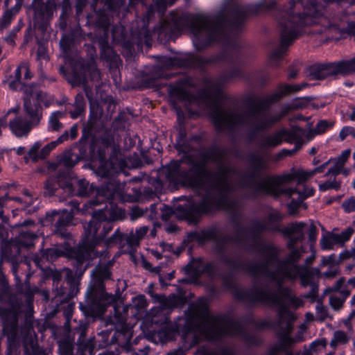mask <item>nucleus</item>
<instances>
[{
  "instance_id": "f257e3e1",
  "label": "nucleus",
  "mask_w": 355,
  "mask_h": 355,
  "mask_svg": "<svg viewBox=\"0 0 355 355\" xmlns=\"http://www.w3.org/2000/svg\"><path fill=\"white\" fill-rule=\"evenodd\" d=\"M204 134L200 133L187 137L184 128H180L176 139L175 148L184 156L180 161H172L160 168L157 177L150 178L149 182L155 192H161L164 182L175 187L201 189L204 178L207 182L205 194L198 202L185 203L174 210L171 207L162 205L161 218L168 220L173 215L180 220H186L190 224H198L203 215L212 214L220 210L234 211L238 201L232 199L233 186L229 180V175L235 173V168L223 164L227 154L226 148L214 144L204 150L198 161L188 155L204 146Z\"/></svg>"
},
{
  "instance_id": "f03ea898",
  "label": "nucleus",
  "mask_w": 355,
  "mask_h": 355,
  "mask_svg": "<svg viewBox=\"0 0 355 355\" xmlns=\"http://www.w3.org/2000/svg\"><path fill=\"white\" fill-rule=\"evenodd\" d=\"M248 12L241 6H234L228 10L219 12L214 17L193 15L182 10L171 11L160 20L155 31L160 40H171L182 31L190 28L193 43L201 51L214 42L221 43L224 49L216 55L205 58L187 54L180 58L157 56L163 66L171 67L201 68L207 64L219 62H236L240 58V47L231 37L242 29Z\"/></svg>"
},
{
  "instance_id": "7ed1b4c3",
  "label": "nucleus",
  "mask_w": 355,
  "mask_h": 355,
  "mask_svg": "<svg viewBox=\"0 0 355 355\" xmlns=\"http://www.w3.org/2000/svg\"><path fill=\"white\" fill-rule=\"evenodd\" d=\"M220 230L216 225H212L200 231L190 232L188 238L191 241H196L199 243L206 241H214V250L218 256L220 261L233 272H246L250 276L258 279L263 276L277 285L276 292H272L268 287H253L252 288H240L234 292L236 300L245 302L250 305L263 303L266 305H275L278 307V316L280 321L286 318L288 324L293 320V313L289 308L298 309L303 306V301L292 293V290L284 286L285 279L282 271L279 270L278 256L279 250L272 244L261 246V252L267 254L266 260L260 263H248L239 257H231L226 254L229 245L232 243H241L239 235L231 236L224 235L219 237Z\"/></svg>"
},
{
  "instance_id": "20e7f679",
  "label": "nucleus",
  "mask_w": 355,
  "mask_h": 355,
  "mask_svg": "<svg viewBox=\"0 0 355 355\" xmlns=\"http://www.w3.org/2000/svg\"><path fill=\"white\" fill-rule=\"evenodd\" d=\"M199 95L201 98L209 101V115L217 132L225 130L233 131L237 126L246 124L250 129L248 138L250 141L255 139L259 132L272 127L291 112L306 107L308 101L311 100V97L295 98L289 104L285 105L279 113L275 114H270L269 110L254 111L250 106H247V113L244 116L225 110L220 105L223 90L218 81L207 80Z\"/></svg>"
},
{
  "instance_id": "39448f33",
  "label": "nucleus",
  "mask_w": 355,
  "mask_h": 355,
  "mask_svg": "<svg viewBox=\"0 0 355 355\" xmlns=\"http://www.w3.org/2000/svg\"><path fill=\"white\" fill-rule=\"evenodd\" d=\"M110 211L107 205L95 210L92 219L83 225L84 237L81 242L69 252V257L72 259V264L75 268V275L82 277L89 266V261L97 257L105 259L108 252L107 248L116 244H126L131 248L139 245V239L132 231L129 234H123L119 230L108 239L105 236L113 228L112 223L109 220Z\"/></svg>"
},
{
  "instance_id": "423d86ee",
  "label": "nucleus",
  "mask_w": 355,
  "mask_h": 355,
  "mask_svg": "<svg viewBox=\"0 0 355 355\" xmlns=\"http://www.w3.org/2000/svg\"><path fill=\"white\" fill-rule=\"evenodd\" d=\"M302 3L299 1H291L287 8L279 11L277 17L280 33L279 47L274 50L269 58L271 66H277L282 60L288 47L302 33L305 26L318 23V20L323 15L322 10L318 9L315 3H311L309 8H304L303 11L299 10Z\"/></svg>"
},
{
  "instance_id": "0eeeda50",
  "label": "nucleus",
  "mask_w": 355,
  "mask_h": 355,
  "mask_svg": "<svg viewBox=\"0 0 355 355\" xmlns=\"http://www.w3.org/2000/svg\"><path fill=\"white\" fill-rule=\"evenodd\" d=\"M26 70V64L19 65L15 71L14 79L9 83L12 90H22L24 93V106L26 114L29 116L28 121L22 116H17L9 123L12 132L19 137L26 135L33 126L39 124L42 118V107L43 103L46 107L49 106L46 99V94L39 90L36 85H28L21 80L23 71Z\"/></svg>"
},
{
  "instance_id": "6e6552de",
  "label": "nucleus",
  "mask_w": 355,
  "mask_h": 355,
  "mask_svg": "<svg viewBox=\"0 0 355 355\" xmlns=\"http://www.w3.org/2000/svg\"><path fill=\"white\" fill-rule=\"evenodd\" d=\"M191 317L203 323L202 331L208 340L217 341L226 336H243L248 344L259 343L255 336L243 333V326L239 320L227 315H210L208 305L202 300L192 306Z\"/></svg>"
},
{
  "instance_id": "1a4fd4ad",
  "label": "nucleus",
  "mask_w": 355,
  "mask_h": 355,
  "mask_svg": "<svg viewBox=\"0 0 355 355\" xmlns=\"http://www.w3.org/2000/svg\"><path fill=\"white\" fill-rule=\"evenodd\" d=\"M125 166V162L123 159L114 158L111 156L110 160L105 162L97 170V174L105 178L101 186L96 189L85 179H80L72 182L74 192L69 196L76 195L78 196H89L96 193V199L90 200V205L95 206L103 204L105 201H110L116 195L121 194L123 186L119 180L114 177L115 173H119Z\"/></svg>"
},
{
  "instance_id": "9d476101",
  "label": "nucleus",
  "mask_w": 355,
  "mask_h": 355,
  "mask_svg": "<svg viewBox=\"0 0 355 355\" xmlns=\"http://www.w3.org/2000/svg\"><path fill=\"white\" fill-rule=\"evenodd\" d=\"M112 262L99 263L92 270L95 279L94 285L86 293V301L79 304L80 309L87 317H96L103 315L106 308L115 302V297L105 291L104 281L110 279L112 272L110 268Z\"/></svg>"
},
{
  "instance_id": "9b49d317",
  "label": "nucleus",
  "mask_w": 355,
  "mask_h": 355,
  "mask_svg": "<svg viewBox=\"0 0 355 355\" xmlns=\"http://www.w3.org/2000/svg\"><path fill=\"white\" fill-rule=\"evenodd\" d=\"M249 162L251 170L242 175L239 180V185L241 189L266 188L267 187H279L284 184L296 180L297 186L307 181L306 171L298 169L293 170L291 173L280 175L268 176L263 182H257V180L264 171L268 169V162L258 155L252 154Z\"/></svg>"
},
{
  "instance_id": "f8f14e48",
  "label": "nucleus",
  "mask_w": 355,
  "mask_h": 355,
  "mask_svg": "<svg viewBox=\"0 0 355 355\" xmlns=\"http://www.w3.org/2000/svg\"><path fill=\"white\" fill-rule=\"evenodd\" d=\"M304 226L305 223L302 222L291 223L282 230V234L288 239L286 248L289 250L284 258H278L279 270L282 271L284 278L294 277L301 266L297 262L306 252L305 248L303 245L296 248L295 245L304 239Z\"/></svg>"
},
{
  "instance_id": "ddd939ff",
  "label": "nucleus",
  "mask_w": 355,
  "mask_h": 355,
  "mask_svg": "<svg viewBox=\"0 0 355 355\" xmlns=\"http://www.w3.org/2000/svg\"><path fill=\"white\" fill-rule=\"evenodd\" d=\"M309 76L312 80H324L329 77L336 78L355 73V58L330 63H316L309 67Z\"/></svg>"
},
{
  "instance_id": "4468645a",
  "label": "nucleus",
  "mask_w": 355,
  "mask_h": 355,
  "mask_svg": "<svg viewBox=\"0 0 355 355\" xmlns=\"http://www.w3.org/2000/svg\"><path fill=\"white\" fill-rule=\"evenodd\" d=\"M306 83L295 85H279L275 92L263 96L256 95L246 100V106H250L254 110H269L270 105L279 101L285 96L297 92L308 87Z\"/></svg>"
},
{
  "instance_id": "2eb2a0df",
  "label": "nucleus",
  "mask_w": 355,
  "mask_h": 355,
  "mask_svg": "<svg viewBox=\"0 0 355 355\" xmlns=\"http://www.w3.org/2000/svg\"><path fill=\"white\" fill-rule=\"evenodd\" d=\"M19 254V248L15 245H6L2 250L3 257L13 263L12 270L15 279L17 293L23 295L25 302L30 305L33 301L35 293L38 291V289L30 286L28 275H26L24 282H21V279L17 275L18 265L15 263Z\"/></svg>"
},
{
  "instance_id": "dca6fc26",
  "label": "nucleus",
  "mask_w": 355,
  "mask_h": 355,
  "mask_svg": "<svg viewBox=\"0 0 355 355\" xmlns=\"http://www.w3.org/2000/svg\"><path fill=\"white\" fill-rule=\"evenodd\" d=\"M304 133V130L298 126H293L291 129L282 128L263 138L259 146L262 149L275 148L280 145L283 141L290 144L294 143L295 146H302Z\"/></svg>"
},
{
  "instance_id": "f3484780",
  "label": "nucleus",
  "mask_w": 355,
  "mask_h": 355,
  "mask_svg": "<svg viewBox=\"0 0 355 355\" xmlns=\"http://www.w3.org/2000/svg\"><path fill=\"white\" fill-rule=\"evenodd\" d=\"M55 8L56 3H54L53 1H46L44 3L42 0H33L29 10L33 12L35 26L40 29H44L47 21L53 17Z\"/></svg>"
},
{
  "instance_id": "a211bd4d",
  "label": "nucleus",
  "mask_w": 355,
  "mask_h": 355,
  "mask_svg": "<svg viewBox=\"0 0 355 355\" xmlns=\"http://www.w3.org/2000/svg\"><path fill=\"white\" fill-rule=\"evenodd\" d=\"M71 207L70 211L64 209L62 214H58V219L54 225V233L62 239H70L71 235L67 227L72 223L73 215L80 211L79 202L76 200H71L68 202Z\"/></svg>"
},
{
  "instance_id": "6ab92c4d",
  "label": "nucleus",
  "mask_w": 355,
  "mask_h": 355,
  "mask_svg": "<svg viewBox=\"0 0 355 355\" xmlns=\"http://www.w3.org/2000/svg\"><path fill=\"white\" fill-rule=\"evenodd\" d=\"M197 328V324H195L191 318H187L184 320V324H166L157 332V336L162 342L171 340L174 338L177 333H182V336L187 337L192 334Z\"/></svg>"
},
{
  "instance_id": "aec40b11",
  "label": "nucleus",
  "mask_w": 355,
  "mask_h": 355,
  "mask_svg": "<svg viewBox=\"0 0 355 355\" xmlns=\"http://www.w3.org/2000/svg\"><path fill=\"white\" fill-rule=\"evenodd\" d=\"M100 73L98 69L94 64L87 63L81 65V70L80 73L74 72L73 74V84H82L84 86V92L86 97L89 102H92L93 98V92L91 87L87 86V80L89 78L92 81L98 79Z\"/></svg>"
},
{
  "instance_id": "412c9836",
  "label": "nucleus",
  "mask_w": 355,
  "mask_h": 355,
  "mask_svg": "<svg viewBox=\"0 0 355 355\" xmlns=\"http://www.w3.org/2000/svg\"><path fill=\"white\" fill-rule=\"evenodd\" d=\"M295 320L296 317L293 314V320L291 322L290 325H288L289 321L288 318H285L280 322L279 318L278 317L275 329L277 334L280 338L281 341L279 344L270 349L268 355H277L279 352H284L286 349V343H292L293 341L290 334L293 330V324Z\"/></svg>"
},
{
  "instance_id": "4be33fe9",
  "label": "nucleus",
  "mask_w": 355,
  "mask_h": 355,
  "mask_svg": "<svg viewBox=\"0 0 355 355\" xmlns=\"http://www.w3.org/2000/svg\"><path fill=\"white\" fill-rule=\"evenodd\" d=\"M59 190L63 191L66 196L74 192L73 185L65 175L58 174L57 176H51L44 184V193L49 196L60 194Z\"/></svg>"
},
{
  "instance_id": "5701e85b",
  "label": "nucleus",
  "mask_w": 355,
  "mask_h": 355,
  "mask_svg": "<svg viewBox=\"0 0 355 355\" xmlns=\"http://www.w3.org/2000/svg\"><path fill=\"white\" fill-rule=\"evenodd\" d=\"M261 193L265 195L270 196L275 198H277L281 195H286L288 197H291L294 194L299 195V189L297 187H287L282 188V186L279 187H267L266 188H254L252 191L248 193L246 198H256Z\"/></svg>"
},
{
  "instance_id": "b1692460",
  "label": "nucleus",
  "mask_w": 355,
  "mask_h": 355,
  "mask_svg": "<svg viewBox=\"0 0 355 355\" xmlns=\"http://www.w3.org/2000/svg\"><path fill=\"white\" fill-rule=\"evenodd\" d=\"M65 285H60L57 288L55 297H60V302H67L73 298L79 291L78 282L72 277L71 271L67 273V279Z\"/></svg>"
},
{
  "instance_id": "393cba45",
  "label": "nucleus",
  "mask_w": 355,
  "mask_h": 355,
  "mask_svg": "<svg viewBox=\"0 0 355 355\" xmlns=\"http://www.w3.org/2000/svg\"><path fill=\"white\" fill-rule=\"evenodd\" d=\"M320 275V270L318 268H309L301 265L297 270L296 274L293 277H285L286 281H294L300 278L302 286L307 287L309 285L316 283V279Z\"/></svg>"
},
{
  "instance_id": "a878e982",
  "label": "nucleus",
  "mask_w": 355,
  "mask_h": 355,
  "mask_svg": "<svg viewBox=\"0 0 355 355\" xmlns=\"http://www.w3.org/2000/svg\"><path fill=\"white\" fill-rule=\"evenodd\" d=\"M186 271L188 273L192 272L196 276L205 274L209 277H214L216 273V267L213 262L204 263L199 259L189 263L186 266Z\"/></svg>"
},
{
  "instance_id": "bb28decb",
  "label": "nucleus",
  "mask_w": 355,
  "mask_h": 355,
  "mask_svg": "<svg viewBox=\"0 0 355 355\" xmlns=\"http://www.w3.org/2000/svg\"><path fill=\"white\" fill-rule=\"evenodd\" d=\"M176 0H153L147 8L144 15V20L148 23L156 15L162 17L168 6H172Z\"/></svg>"
},
{
  "instance_id": "cd10ccee",
  "label": "nucleus",
  "mask_w": 355,
  "mask_h": 355,
  "mask_svg": "<svg viewBox=\"0 0 355 355\" xmlns=\"http://www.w3.org/2000/svg\"><path fill=\"white\" fill-rule=\"evenodd\" d=\"M79 337L77 339L78 349L80 352L81 355H94L96 347L95 338H92L89 340L86 338V327L80 329L78 331Z\"/></svg>"
},
{
  "instance_id": "c85d7f7f",
  "label": "nucleus",
  "mask_w": 355,
  "mask_h": 355,
  "mask_svg": "<svg viewBox=\"0 0 355 355\" xmlns=\"http://www.w3.org/2000/svg\"><path fill=\"white\" fill-rule=\"evenodd\" d=\"M132 337V329L125 324H123L119 330L115 331L110 343L118 344L120 346L128 345L130 344Z\"/></svg>"
},
{
  "instance_id": "c756f323",
  "label": "nucleus",
  "mask_w": 355,
  "mask_h": 355,
  "mask_svg": "<svg viewBox=\"0 0 355 355\" xmlns=\"http://www.w3.org/2000/svg\"><path fill=\"white\" fill-rule=\"evenodd\" d=\"M283 214L279 211L274 210L268 214L264 222L266 223L268 232H278L282 233L284 228L280 229L279 227V223L283 219Z\"/></svg>"
},
{
  "instance_id": "7c9ffc66",
  "label": "nucleus",
  "mask_w": 355,
  "mask_h": 355,
  "mask_svg": "<svg viewBox=\"0 0 355 355\" xmlns=\"http://www.w3.org/2000/svg\"><path fill=\"white\" fill-rule=\"evenodd\" d=\"M18 317L15 313H9L3 317V330L5 334L15 336L17 332Z\"/></svg>"
},
{
  "instance_id": "2f4dec72",
  "label": "nucleus",
  "mask_w": 355,
  "mask_h": 355,
  "mask_svg": "<svg viewBox=\"0 0 355 355\" xmlns=\"http://www.w3.org/2000/svg\"><path fill=\"white\" fill-rule=\"evenodd\" d=\"M65 113L62 111L53 112L49 119L48 130L53 132H59L63 128V124L60 121L64 117Z\"/></svg>"
},
{
  "instance_id": "473e14b6",
  "label": "nucleus",
  "mask_w": 355,
  "mask_h": 355,
  "mask_svg": "<svg viewBox=\"0 0 355 355\" xmlns=\"http://www.w3.org/2000/svg\"><path fill=\"white\" fill-rule=\"evenodd\" d=\"M69 137V135L68 131H65L55 141H53L46 145L40 152V159L45 158L52 150H53L58 145L63 143L64 141L68 140Z\"/></svg>"
},
{
  "instance_id": "72a5a7b5",
  "label": "nucleus",
  "mask_w": 355,
  "mask_h": 355,
  "mask_svg": "<svg viewBox=\"0 0 355 355\" xmlns=\"http://www.w3.org/2000/svg\"><path fill=\"white\" fill-rule=\"evenodd\" d=\"M335 123L334 121H328L325 119L320 120L315 125L314 128L309 130V136L313 138L315 135L324 133L328 130L332 128Z\"/></svg>"
},
{
  "instance_id": "f704fd0d",
  "label": "nucleus",
  "mask_w": 355,
  "mask_h": 355,
  "mask_svg": "<svg viewBox=\"0 0 355 355\" xmlns=\"http://www.w3.org/2000/svg\"><path fill=\"white\" fill-rule=\"evenodd\" d=\"M265 231L268 232V228L263 220L253 221L252 227L249 229L250 234L257 244V241L259 239L260 234Z\"/></svg>"
},
{
  "instance_id": "c9c22d12",
  "label": "nucleus",
  "mask_w": 355,
  "mask_h": 355,
  "mask_svg": "<svg viewBox=\"0 0 355 355\" xmlns=\"http://www.w3.org/2000/svg\"><path fill=\"white\" fill-rule=\"evenodd\" d=\"M96 25L103 30L105 40H108L110 24V19L105 12H98L96 14Z\"/></svg>"
},
{
  "instance_id": "e433bc0d",
  "label": "nucleus",
  "mask_w": 355,
  "mask_h": 355,
  "mask_svg": "<svg viewBox=\"0 0 355 355\" xmlns=\"http://www.w3.org/2000/svg\"><path fill=\"white\" fill-rule=\"evenodd\" d=\"M60 355H73V342L69 338H64L58 342Z\"/></svg>"
},
{
  "instance_id": "4c0bfd02",
  "label": "nucleus",
  "mask_w": 355,
  "mask_h": 355,
  "mask_svg": "<svg viewBox=\"0 0 355 355\" xmlns=\"http://www.w3.org/2000/svg\"><path fill=\"white\" fill-rule=\"evenodd\" d=\"M111 36L113 42L120 43L124 40L125 35L124 28L121 25L112 26L110 31Z\"/></svg>"
},
{
  "instance_id": "58836bf2",
  "label": "nucleus",
  "mask_w": 355,
  "mask_h": 355,
  "mask_svg": "<svg viewBox=\"0 0 355 355\" xmlns=\"http://www.w3.org/2000/svg\"><path fill=\"white\" fill-rule=\"evenodd\" d=\"M349 341V338L343 331H336L334 334V337L330 342V346L336 348L338 344H346Z\"/></svg>"
},
{
  "instance_id": "ea45409f",
  "label": "nucleus",
  "mask_w": 355,
  "mask_h": 355,
  "mask_svg": "<svg viewBox=\"0 0 355 355\" xmlns=\"http://www.w3.org/2000/svg\"><path fill=\"white\" fill-rule=\"evenodd\" d=\"M335 245H337V242L334 237V233L323 236L320 240V246L322 250H331L334 248Z\"/></svg>"
},
{
  "instance_id": "a19ab883",
  "label": "nucleus",
  "mask_w": 355,
  "mask_h": 355,
  "mask_svg": "<svg viewBox=\"0 0 355 355\" xmlns=\"http://www.w3.org/2000/svg\"><path fill=\"white\" fill-rule=\"evenodd\" d=\"M75 44L72 37L68 34L64 35L60 41V46L64 55H67L70 52L72 46Z\"/></svg>"
},
{
  "instance_id": "79ce46f5",
  "label": "nucleus",
  "mask_w": 355,
  "mask_h": 355,
  "mask_svg": "<svg viewBox=\"0 0 355 355\" xmlns=\"http://www.w3.org/2000/svg\"><path fill=\"white\" fill-rule=\"evenodd\" d=\"M354 229L352 227H348L344 231L341 232L339 234L334 233V237L336 240L337 244L343 245L346 241H349L354 233Z\"/></svg>"
},
{
  "instance_id": "37998d69",
  "label": "nucleus",
  "mask_w": 355,
  "mask_h": 355,
  "mask_svg": "<svg viewBox=\"0 0 355 355\" xmlns=\"http://www.w3.org/2000/svg\"><path fill=\"white\" fill-rule=\"evenodd\" d=\"M24 24L21 19H19L17 24L12 29V31L9 33V34L5 38V40L12 46L15 44V38L17 34L24 26Z\"/></svg>"
},
{
  "instance_id": "c03bdc74",
  "label": "nucleus",
  "mask_w": 355,
  "mask_h": 355,
  "mask_svg": "<svg viewBox=\"0 0 355 355\" xmlns=\"http://www.w3.org/2000/svg\"><path fill=\"white\" fill-rule=\"evenodd\" d=\"M63 252L62 250L56 248H47L42 253V258L49 261H53L57 258L61 257Z\"/></svg>"
},
{
  "instance_id": "a18cd8bd",
  "label": "nucleus",
  "mask_w": 355,
  "mask_h": 355,
  "mask_svg": "<svg viewBox=\"0 0 355 355\" xmlns=\"http://www.w3.org/2000/svg\"><path fill=\"white\" fill-rule=\"evenodd\" d=\"M341 182L337 180L335 178L333 180H327L324 183L319 184V190L320 191H326L329 189L338 191L340 189Z\"/></svg>"
},
{
  "instance_id": "49530a36",
  "label": "nucleus",
  "mask_w": 355,
  "mask_h": 355,
  "mask_svg": "<svg viewBox=\"0 0 355 355\" xmlns=\"http://www.w3.org/2000/svg\"><path fill=\"white\" fill-rule=\"evenodd\" d=\"M62 12L60 16V26L64 28L67 25V19L71 12V4L61 3Z\"/></svg>"
},
{
  "instance_id": "de8ad7c7",
  "label": "nucleus",
  "mask_w": 355,
  "mask_h": 355,
  "mask_svg": "<svg viewBox=\"0 0 355 355\" xmlns=\"http://www.w3.org/2000/svg\"><path fill=\"white\" fill-rule=\"evenodd\" d=\"M42 144L40 142H35L34 145L31 148L28 153V155L25 156L24 159L26 162L28 159H30L33 162H37L38 159H40V154H38V150H40Z\"/></svg>"
},
{
  "instance_id": "09e8293b",
  "label": "nucleus",
  "mask_w": 355,
  "mask_h": 355,
  "mask_svg": "<svg viewBox=\"0 0 355 355\" xmlns=\"http://www.w3.org/2000/svg\"><path fill=\"white\" fill-rule=\"evenodd\" d=\"M316 318L320 322L324 321L328 317V310L322 302H318L315 306Z\"/></svg>"
},
{
  "instance_id": "8fccbe9b",
  "label": "nucleus",
  "mask_w": 355,
  "mask_h": 355,
  "mask_svg": "<svg viewBox=\"0 0 355 355\" xmlns=\"http://www.w3.org/2000/svg\"><path fill=\"white\" fill-rule=\"evenodd\" d=\"M72 37L75 43H78L85 38V34L80 27H76L73 28L68 34Z\"/></svg>"
},
{
  "instance_id": "3c124183",
  "label": "nucleus",
  "mask_w": 355,
  "mask_h": 355,
  "mask_svg": "<svg viewBox=\"0 0 355 355\" xmlns=\"http://www.w3.org/2000/svg\"><path fill=\"white\" fill-rule=\"evenodd\" d=\"M15 16V13H12V10H6L1 20H0V27L1 29L8 27L12 22Z\"/></svg>"
},
{
  "instance_id": "603ef678",
  "label": "nucleus",
  "mask_w": 355,
  "mask_h": 355,
  "mask_svg": "<svg viewBox=\"0 0 355 355\" xmlns=\"http://www.w3.org/2000/svg\"><path fill=\"white\" fill-rule=\"evenodd\" d=\"M276 4V0H261L257 3V8L259 11H266L274 8Z\"/></svg>"
},
{
  "instance_id": "864d4df0",
  "label": "nucleus",
  "mask_w": 355,
  "mask_h": 355,
  "mask_svg": "<svg viewBox=\"0 0 355 355\" xmlns=\"http://www.w3.org/2000/svg\"><path fill=\"white\" fill-rule=\"evenodd\" d=\"M105 44H103L101 46V55L104 57L107 60H113L114 57L116 56L114 51L108 46L107 40H105Z\"/></svg>"
},
{
  "instance_id": "5fc2aeb1",
  "label": "nucleus",
  "mask_w": 355,
  "mask_h": 355,
  "mask_svg": "<svg viewBox=\"0 0 355 355\" xmlns=\"http://www.w3.org/2000/svg\"><path fill=\"white\" fill-rule=\"evenodd\" d=\"M351 136L355 138V128L349 125L343 127L339 132V138L340 141H344L347 137Z\"/></svg>"
},
{
  "instance_id": "6e6d98bb",
  "label": "nucleus",
  "mask_w": 355,
  "mask_h": 355,
  "mask_svg": "<svg viewBox=\"0 0 355 355\" xmlns=\"http://www.w3.org/2000/svg\"><path fill=\"white\" fill-rule=\"evenodd\" d=\"M37 238V235L33 232H24L20 234V241L25 245H30Z\"/></svg>"
},
{
  "instance_id": "4d7b16f0",
  "label": "nucleus",
  "mask_w": 355,
  "mask_h": 355,
  "mask_svg": "<svg viewBox=\"0 0 355 355\" xmlns=\"http://www.w3.org/2000/svg\"><path fill=\"white\" fill-rule=\"evenodd\" d=\"M228 269L230 270L231 274L224 275L222 277L223 286L228 289H233L235 287V279L232 275V273H236V272H233L229 268Z\"/></svg>"
},
{
  "instance_id": "13d9d810",
  "label": "nucleus",
  "mask_w": 355,
  "mask_h": 355,
  "mask_svg": "<svg viewBox=\"0 0 355 355\" xmlns=\"http://www.w3.org/2000/svg\"><path fill=\"white\" fill-rule=\"evenodd\" d=\"M330 161L331 160L329 159V160L325 162L324 163H323L320 166L313 168V170H311L309 171H306V175L307 177V180L309 179H310L311 178L313 177L317 173H321L324 172V171L325 170L327 166L329 164Z\"/></svg>"
},
{
  "instance_id": "bf43d9fd",
  "label": "nucleus",
  "mask_w": 355,
  "mask_h": 355,
  "mask_svg": "<svg viewBox=\"0 0 355 355\" xmlns=\"http://www.w3.org/2000/svg\"><path fill=\"white\" fill-rule=\"evenodd\" d=\"M342 207L346 213L355 211V198L352 196L345 200L342 203Z\"/></svg>"
},
{
  "instance_id": "052dcab7",
  "label": "nucleus",
  "mask_w": 355,
  "mask_h": 355,
  "mask_svg": "<svg viewBox=\"0 0 355 355\" xmlns=\"http://www.w3.org/2000/svg\"><path fill=\"white\" fill-rule=\"evenodd\" d=\"M315 193V189L312 187H309L307 185H304V189L302 191L299 190V198L300 201H303L304 200L313 196Z\"/></svg>"
},
{
  "instance_id": "680f3d73",
  "label": "nucleus",
  "mask_w": 355,
  "mask_h": 355,
  "mask_svg": "<svg viewBox=\"0 0 355 355\" xmlns=\"http://www.w3.org/2000/svg\"><path fill=\"white\" fill-rule=\"evenodd\" d=\"M125 0H106V4L110 10L116 11L124 6Z\"/></svg>"
},
{
  "instance_id": "e2e57ef3",
  "label": "nucleus",
  "mask_w": 355,
  "mask_h": 355,
  "mask_svg": "<svg viewBox=\"0 0 355 355\" xmlns=\"http://www.w3.org/2000/svg\"><path fill=\"white\" fill-rule=\"evenodd\" d=\"M311 287V290L309 292L304 295L305 298L311 299V301L316 300L318 297V283H314L313 284L309 285Z\"/></svg>"
},
{
  "instance_id": "0e129e2a",
  "label": "nucleus",
  "mask_w": 355,
  "mask_h": 355,
  "mask_svg": "<svg viewBox=\"0 0 355 355\" xmlns=\"http://www.w3.org/2000/svg\"><path fill=\"white\" fill-rule=\"evenodd\" d=\"M329 300L330 305L336 311L340 310L343 307L345 302V299H342L336 296L330 297Z\"/></svg>"
},
{
  "instance_id": "69168bd1",
  "label": "nucleus",
  "mask_w": 355,
  "mask_h": 355,
  "mask_svg": "<svg viewBox=\"0 0 355 355\" xmlns=\"http://www.w3.org/2000/svg\"><path fill=\"white\" fill-rule=\"evenodd\" d=\"M171 93L178 96L180 98L185 99L188 96V92L184 88L175 86L171 89Z\"/></svg>"
},
{
  "instance_id": "338daca9",
  "label": "nucleus",
  "mask_w": 355,
  "mask_h": 355,
  "mask_svg": "<svg viewBox=\"0 0 355 355\" xmlns=\"http://www.w3.org/2000/svg\"><path fill=\"white\" fill-rule=\"evenodd\" d=\"M215 355H236L233 349L223 346L214 350Z\"/></svg>"
},
{
  "instance_id": "774afa93",
  "label": "nucleus",
  "mask_w": 355,
  "mask_h": 355,
  "mask_svg": "<svg viewBox=\"0 0 355 355\" xmlns=\"http://www.w3.org/2000/svg\"><path fill=\"white\" fill-rule=\"evenodd\" d=\"M339 272L338 267L331 266L327 271L322 273V276L327 279H332L335 277Z\"/></svg>"
}]
</instances>
